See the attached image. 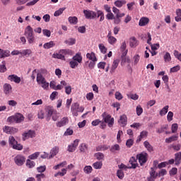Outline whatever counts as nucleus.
I'll use <instances>...</instances> for the list:
<instances>
[{
  "instance_id": "nucleus-56",
  "label": "nucleus",
  "mask_w": 181,
  "mask_h": 181,
  "mask_svg": "<svg viewBox=\"0 0 181 181\" xmlns=\"http://www.w3.org/2000/svg\"><path fill=\"white\" fill-rule=\"evenodd\" d=\"M133 60L134 64L136 65L137 63H139V60H141V57L139 56V54H136L134 56Z\"/></svg>"
},
{
  "instance_id": "nucleus-22",
  "label": "nucleus",
  "mask_w": 181,
  "mask_h": 181,
  "mask_svg": "<svg viewBox=\"0 0 181 181\" xmlns=\"http://www.w3.org/2000/svg\"><path fill=\"white\" fill-rule=\"evenodd\" d=\"M148 23H149V18H148L147 17L141 18L139 22V25L140 26H146Z\"/></svg>"
},
{
  "instance_id": "nucleus-49",
  "label": "nucleus",
  "mask_w": 181,
  "mask_h": 181,
  "mask_svg": "<svg viewBox=\"0 0 181 181\" xmlns=\"http://www.w3.org/2000/svg\"><path fill=\"white\" fill-rule=\"evenodd\" d=\"M179 128V125L177 123H174L171 126L172 134H176L177 132V129Z\"/></svg>"
},
{
  "instance_id": "nucleus-54",
  "label": "nucleus",
  "mask_w": 181,
  "mask_h": 181,
  "mask_svg": "<svg viewBox=\"0 0 181 181\" xmlns=\"http://www.w3.org/2000/svg\"><path fill=\"white\" fill-rule=\"evenodd\" d=\"M21 54L23 56H29L30 54H32V50L29 49H23L22 52H21Z\"/></svg>"
},
{
  "instance_id": "nucleus-30",
  "label": "nucleus",
  "mask_w": 181,
  "mask_h": 181,
  "mask_svg": "<svg viewBox=\"0 0 181 181\" xmlns=\"http://www.w3.org/2000/svg\"><path fill=\"white\" fill-rule=\"evenodd\" d=\"M144 145L148 152H153V146L148 141H144Z\"/></svg>"
},
{
  "instance_id": "nucleus-15",
  "label": "nucleus",
  "mask_w": 181,
  "mask_h": 181,
  "mask_svg": "<svg viewBox=\"0 0 181 181\" xmlns=\"http://www.w3.org/2000/svg\"><path fill=\"white\" fill-rule=\"evenodd\" d=\"M78 107H80V105L78 103H74L71 105V111L74 117H77V115H78L77 113L78 111Z\"/></svg>"
},
{
  "instance_id": "nucleus-19",
  "label": "nucleus",
  "mask_w": 181,
  "mask_h": 181,
  "mask_svg": "<svg viewBox=\"0 0 181 181\" xmlns=\"http://www.w3.org/2000/svg\"><path fill=\"white\" fill-rule=\"evenodd\" d=\"M120 50L122 53V56L125 57L127 54H128V49H127V42H123L120 47Z\"/></svg>"
},
{
  "instance_id": "nucleus-45",
  "label": "nucleus",
  "mask_w": 181,
  "mask_h": 181,
  "mask_svg": "<svg viewBox=\"0 0 181 181\" xmlns=\"http://www.w3.org/2000/svg\"><path fill=\"white\" fill-rule=\"evenodd\" d=\"M107 149H110V146L107 145H102V146H98L96 148V151H107Z\"/></svg>"
},
{
  "instance_id": "nucleus-7",
  "label": "nucleus",
  "mask_w": 181,
  "mask_h": 181,
  "mask_svg": "<svg viewBox=\"0 0 181 181\" xmlns=\"http://www.w3.org/2000/svg\"><path fill=\"white\" fill-rule=\"evenodd\" d=\"M13 161L17 166H23L25 162L26 161V158L22 155H17L16 157H14Z\"/></svg>"
},
{
  "instance_id": "nucleus-57",
  "label": "nucleus",
  "mask_w": 181,
  "mask_h": 181,
  "mask_svg": "<svg viewBox=\"0 0 181 181\" xmlns=\"http://www.w3.org/2000/svg\"><path fill=\"white\" fill-rule=\"evenodd\" d=\"M150 176L156 179L158 177V173H156V171L153 168H151Z\"/></svg>"
},
{
  "instance_id": "nucleus-6",
  "label": "nucleus",
  "mask_w": 181,
  "mask_h": 181,
  "mask_svg": "<svg viewBox=\"0 0 181 181\" xmlns=\"http://www.w3.org/2000/svg\"><path fill=\"white\" fill-rule=\"evenodd\" d=\"M102 117L103 121L107 124L110 128L114 125V118L111 117V115L104 112L102 114Z\"/></svg>"
},
{
  "instance_id": "nucleus-18",
  "label": "nucleus",
  "mask_w": 181,
  "mask_h": 181,
  "mask_svg": "<svg viewBox=\"0 0 181 181\" xmlns=\"http://www.w3.org/2000/svg\"><path fill=\"white\" fill-rule=\"evenodd\" d=\"M118 122L121 127H125L127 122V115H122V116H120V118L118 120Z\"/></svg>"
},
{
  "instance_id": "nucleus-24",
  "label": "nucleus",
  "mask_w": 181,
  "mask_h": 181,
  "mask_svg": "<svg viewBox=\"0 0 181 181\" xmlns=\"http://www.w3.org/2000/svg\"><path fill=\"white\" fill-rule=\"evenodd\" d=\"M52 57L54 59H59L60 60H66V57H64V55H63L62 52H60V50L59 53L53 54Z\"/></svg>"
},
{
  "instance_id": "nucleus-48",
  "label": "nucleus",
  "mask_w": 181,
  "mask_h": 181,
  "mask_svg": "<svg viewBox=\"0 0 181 181\" xmlns=\"http://www.w3.org/2000/svg\"><path fill=\"white\" fill-rule=\"evenodd\" d=\"M98 47L100 51L103 53V54H105L107 53V47L104 45V44H99Z\"/></svg>"
},
{
  "instance_id": "nucleus-35",
  "label": "nucleus",
  "mask_w": 181,
  "mask_h": 181,
  "mask_svg": "<svg viewBox=\"0 0 181 181\" xmlns=\"http://www.w3.org/2000/svg\"><path fill=\"white\" fill-rule=\"evenodd\" d=\"M67 86V82L65 81H62L60 84H58L56 87H55V90H62L63 88V87Z\"/></svg>"
},
{
  "instance_id": "nucleus-63",
  "label": "nucleus",
  "mask_w": 181,
  "mask_h": 181,
  "mask_svg": "<svg viewBox=\"0 0 181 181\" xmlns=\"http://www.w3.org/2000/svg\"><path fill=\"white\" fill-rule=\"evenodd\" d=\"M65 93L67 95H70V94H71V86L66 85L65 86Z\"/></svg>"
},
{
  "instance_id": "nucleus-58",
  "label": "nucleus",
  "mask_w": 181,
  "mask_h": 181,
  "mask_svg": "<svg viewBox=\"0 0 181 181\" xmlns=\"http://www.w3.org/2000/svg\"><path fill=\"white\" fill-rule=\"evenodd\" d=\"M95 157L98 160H102V159H104V154L103 153H96Z\"/></svg>"
},
{
  "instance_id": "nucleus-21",
  "label": "nucleus",
  "mask_w": 181,
  "mask_h": 181,
  "mask_svg": "<svg viewBox=\"0 0 181 181\" xmlns=\"http://www.w3.org/2000/svg\"><path fill=\"white\" fill-rule=\"evenodd\" d=\"M46 113H47V121H50V117L52 115H53V113L54 112V110L52 107H47L45 109Z\"/></svg>"
},
{
  "instance_id": "nucleus-14",
  "label": "nucleus",
  "mask_w": 181,
  "mask_h": 181,
  "mask_svg": "<svg viewBox=\"0 0 181 181\" xmlns=\"http://www.w3.org/2000/svg\"><path fill=\"white\" fill-rule=\"evenodd\" d=\"M119 64V59H115L113 61L110 69V74H114V73H115V70H117V68L118 67Z\"/></svg>"
},
{
  "instance_id": "nucleus-40",
  "label": "nucleus",
  "mask_w": 181,
  "mask_h": 181,
  "mask_svg": "<svg viewBox=\"0 0 181 181\" xmlns=\"http://www.w3.org/2000/svg\"><path fill=\"white\" fill-rule=\"evenodd\" d=\"M35 165H36L35 163V161H32L30 160V159H28L26 160V166L27 168H29V169H32V168H35Z\"/></svg>"
},
{
  "instance_id": "nucleus-38",
  "label": "nucleus",
  "mask_w": 181,
  "mask_h": 181,
  "mask_svg": "<svg viewBox=\"0 0 181 181\" xmlns=\"http://www.w3.org/2000/svg\"><path fill=\"white\" fill-rule=\"evenodd\" d=\"M66 165H67V162L63 161L62 163H60L59 164L54 165L53 167V169L54 170H57L58 169H60V168H64V166H66Z\"/></svg>"
},
{
  "instance_id": "nucleus-59",
  "label": "nucleus",
  "mask_w": 181,
  "mask_h": 181,
  "mask_svg": "<svg viewBox=\"0 0 181 181\" xmlns=\"http://www.w3.org/2000/svg\"><path fill=\"white\" fill-rule=\"evenodd\" d=\"M164 60L165 62H170L172 60V57H170V54L169 52H166L164 55Z\"/></svg>"
},
{
  "instance_id": "nucleus-2",
  "label": "nucleus",
  "mask_w": 181,
  "mask_h": 181,
  "mask_svg": "<svg viewBox=\"0 0 181 181\" xmlns=\"http://www.w3.org/2000/svg\"><path fill=\"white\" fill-rule=\"evenodd\" d=\"M25 120V117L23 116L21 113H17L14 115L10 116L7 118L8 122H16V124H21L23 121Z\"/></svg>"
},
{
  "instance_id": "nucleus-64",
  "label": "nucleus",
  "mask_w": 181,
  "mask_h": 181,
  "mask_svg": "<svg viewBox=\"0 0 181 181\" xmlns=\"http://www.w3.org/2000/svg\"><path fill=\"white\" fill-rule=\"evenodd\" d=\"M117 176L119 177V179H124V172H122L121 170H118L117 172Z\"/></svg>"
},
{
  "instance_id": "nucleus-55",
  "label": "nucleus",
  "mask_w": 181,
  "mask_h": 181,
  "mask_svg": "<svg viewBox=\"0 0 181 181\" xmlns=\"http://www.w3.org/2000/svg\"><path fill=\"white\" fill-rule=\"evenodd\" d=\"M69 64L71 69H76V67L78 66V62H77V61H74V59H72V61L69 62Z\"/></svg>"
},
{
  "instance_id": "nucleus-44",
  "label": "nucleus",
  "mask_w": 181,
  "mask_h": 181,
  "mask_svg": "<svg viewBox=\"0 0 181 181\" xmlns=\"http://www.w3.org/2000/svg\"><path fill=\"white\" fill-rule=\"evenodd\" d=\"M94 169H101L103 168V162L98 161L93 164Z\"/></svg>"
},
{
  "instance_id": "nucleus-37",
  "label": "nucleus",
  "mask_w": 181,
  "mask_h": 181,
  "mask_svg": "<svg viewBox=\"0 0 181 181\" xmlns=\"http://www.w3.org/2000/svg\"><path fill=\"white\" fill-rule=\"evenodd\" d=\"M136 115H138V117L142 115V113L144 112V108H142L141 105H139L136 106Z\"/></svg>"
},
{
  "instance_id": "nucleus-17",
  "label": "nucleus",
  "mask_w": 181,
  "mask_h": 181,
  "mask_svg": "<svg viewBox=\"0 0 181 181\" xmlns=\"http://www.w3.org/2000/svg\"><path fill=\"white\" fill-rule=\"evenodd\" d=\"M8 80L10 81H13L14 83H16L17 84H19L21 83V77L13 74V75H9L8 77Z\"/></svg>"
},
{
  "instance_id": "nucleus-53",
  "label": "nucleus",
  "mask_w": 181,
  "mask_h": 181,
  "mask_svg": "<svg viewBox=\"0 0 181 181\" xmlns=\"http://www.w3.org/2000/svg\"><path fill=\"white\" fill-rule=\"evenodd\" d=\"M45 177H46V175H45L43 173L37 174L35 175V179L37 181H42V179H45Z\"/></svg>"
},
{
  "instance_id": "nucleus-32",
  "label": "nucleus",
  "mask_w": 181,
  "mask_h": 181,
  "mask_svg": "<svg viewBox=\"0 0 181 181\" xmlns=\"http://www.w3.org/2000/svg\"><path fill=\"white\" fill-rule=\"evenodd\" d=\"M168 128H169V125L164 124V125L161 126L160 128L157 129L156 132L158 134H162V133L165 132V131H166V129H168Z\"/></svg>"
},
{
  "instance_id": "nucleus-11",
  "label": "nucleus",
  "mask_w": 181,
  "mask_h": 181,
  "mask_svg": "<svg viewBox=\"0 0 181 181\" xmlns=\"http://www.w3.org/2000/svg\"><path fill=\"white\" fill-rule=\"evenodd\" d=\"M69 124V117H64L62 119H61L60 121L57 122L56 123V125L58 128H62V127H64Z\"/></svg>"
},
{
  "instance_id": "nucleus-27",
  "label": "nucleus",
  "mask_w": 181,
  "mask_h": 181,
  "mask_svg": "<svg viewBox=\"0 0 181 181\" xmlns=\"http://www.w3.org/2000/svg\"><path fill=\"white\" fill-rule=\"evenodd\" d=\"M72 59L78 63H81L83 62V57H81V54L77 53L73 57Z\"/></svg>"
},
{
  "instance_id": "nucleus-51",
  "label": "nucleus",
  "mask_w": 181,
  "mask_h": 181,
  "mask_svg": "<svg viewBox=\"0 0 181 181\" xmlns=\"http://www.w3.org/2000/svg\"><path fill=\"white\" fill-rule=\"evenodd\" d=\"M64 8H61L59 10L56 11L54 13V16H60V15H62V13H63V12H64Z\"/></svg>"
},
{
  "instance_id": "nucleus-1",
  "label": "nucleus",
  "mask_w": 181,
  "mask_h": 181,
  "mask_svg": "<svg viewBox=\"0 0 181 181\" xmlns=\"http://www.w3.org/2000/svg\"><path fill=\"white\" fill-rule=\"evenodd\" d=\"M24 35L29 45H33V43H35V33H33V28H32L30 25H28L25 28Z\"/></svg>"
},
{
  "instance_id": "nucleus-5",
  "label": "nucleus",
  "mask_w": 181,
  "mask_h": 181,
  "mask_svg": "<svg viewBox=\"0 0 181 181\" xmlns=\"http://www.w3.org/2000/svg\"><path fill=\"white\" fill-rule=\"evenodd\" d=\"M141 166H144L148 162V153L142 152L136 155Z\"/></svg>"
},
{
  "instance_id": "nucleus-52",
  "label": "nucleus",
  "mask_w": 181,
  "mask_h": 181,
  "mask_svg": "<svg viewBox=\"0 0 181 181\" xmlns=\"http://www.w3.org/2000/svg\"><path fill=\"white\" fill-rule=\"evenodd\" d=\"M37 171L38 173H43L44 172H46V165H40V167H37Z\"/></svg>"
},
{
  "instance_id": "nucleus-42",
  "label": "nucleus",
  "mask_w": 181,
  "mask_h": 181,
  "mask_svg": "<svg viewBox=\"0 0 181 181\" xmlns=\"http://www.w3.org/2000/svg\"><path fill=\"white\" fill-rule=\"evenodd\" d=\"M176 15L175 16V21L176 22H181V9L178 8L176 10Z\"/></svg>"
},
{
  "instance_id": "nucleus-31",
  "label": "nucleus",
  "mask_w": 181,
  "mask_h": 181,
  "mask_svg": "<svg viewBox=\"0 0 181 181\" xmlns=\"http://www.w3.org/2000/svg\"><path fill=\"white\" fill-rule=\"evenodd\" d=\"M178 138L179 136H177V135H174L169 138L165 139V142L166 144H170L172 142H175V141H176Z\"/></svg>"
},
{
  "instance_id": "nucleus-20",
  "label": "nucleus",
  "mask_w": 181,
  "mask_h": 181,
  "mask_svg": "<svg viewBox=\"0 0 181 181\" xmlns=\"http://www.w3.org/2000/svg\"><path fill=\"white\" fill-rule=\"evenodd\" d=\"M138 45H139L138 40H136V38H135V37H132L129 39L130 47L135 48L136 47V46H138Z\"/></svg>"
},
{
  "instance_id": "nucleus-9",
  "label": "nucleus",
  "mask_w": 181,
  "mask_h": 181,
  "mask_svg": "<svg viewBox=\"0 0 181 181\" xmlns=\"http://www.w3.org/2000/svg\"><path fill=\"white\" fill-rule=\"evenodd\" d=\"M36 133L33 130H28L23 134V141H26L29 138H35Z\"/></svg>"
},
{
  "instance_id": "nucleus-62",
  "label": "nucleus",
  "mask_w": 181,
  "mask_h": 181,
  "mask_svg": "<svg viewBox=\"0 0 181 181\" xmlns=\"http://www.w3.org/2000/svg\"><path fill=\"white\" fill-rule=\"evenodd\" d=\"M167 119L168 122H170V121H173V112H168V115H167Z\"/></svg>"
},
{
  "instance_id": "nucleus-28",
  "label": "nucleus",
  "mask_w": 181,
  "mask_h": 181,
  "mask_svg": "<svg viewBox=\"0 0 181 181\" xmlns=\"http://www.w3.org/2000/svg\"><path fill=\"white\" fill-rule=\"evenodd\" d=\"M56 44L53 41H50L49 42L45 43L43 45L44 49H52V47H54Z\"/></svg>"
},
{
  "instance_id": "nucleus-33",
  "label": "nucleus",
  "mask_w": 181,
  "mask_h": 181,
  "mask_svg": "<svg viewBox=\"0 0 181 181\" xmlns=\"http://www.w3.org/2000/svg\"><path fill=\"white\" fill-rule=\"evenodd\" d=\"M125 4H127V1H125V0H117V1H115V5L117 8L122 7V6L125 5Z\"/></svg>"
},
{
  "instance_id": "nucleus-46",
  "label": "nucleus",
  "mask_w": 181,
  "mask_h": 181,
  "mask_svg": "<svg viewBox=\"0 0 181 181\" xmlns=\"http://www.w3.org/2000/svg\"><path fill=\"white\" fill-rule=\"evenodd\" d=\"M107 42L110 43V45H115L117 43V38H115L114 36L107 37Z\"/></svg>"
},
{
  "instance_id": "nucleus-50",
  "label": "nucleus",
  "mask_w": 181,
  "mask_h": 181,
  "mask_svg": "<svg viewBox=\"0 0 181 181\" xmlns=\"http://www.w3.org/2000/svg\"><path fill=\"white\" fill-rule=\"evenodd\" d=\"M65 43L66 45H69V46H73V45H76V39L74 38H69L66 41H65Z\"/></svg>"
},
{
  "instance_id": "nucleus-10",
  "label": "nucleus",
  "mask_w": 181,
  "mask_h": 181,
  "mask_svg": "<svg viewBox=\"0 0 181 181\" xmlns=\"http://www.w3.org/2000/svg\"><path fill=\"white\" fill-rule=\"evenodd\" d=\"M138 158L132 157L129 161V169H136L138 168Z\"/></svg>"
},
{
  "instance_id": "nucleus-23",
  "label": "nucleus",
  "mask_w": 181,
  "mask_h": 181,
  "mask_svg": "<svg viewBox=\"0 0 181 181\" xmlns=\"http://www.w3.org/2000/svg\"><path fill=\"white\" fill-rule=\"evenodd\" d=\"M175 165L179 166V164L181 163V152H178L175 154Z\"/></svg>"
},
{
  "instance_id": "nucleus-34",
  "label": "nucleus",
  "mask_w": 181,
  "mask_h": 181,
  "mask_svg": "<svg viewBox=\"0 0 181 181\" xmlns=\"http://www.w3.org/2000/svg\"><path fill=\"white\" fill-rule=\"evenodd\" d=\"M60 53L62 54L63 56H71L73 54V51L71 49H61Z\"/></svg>"
},
{
  "instance_id": "nucleus-25",
  "label": "nucleus",
  "mask_w": 181,
  "mask_h": 181,
  "mask_svg": "<svg viewBox=\"0 0 181 181\" xmlns=\"http://www.w3.org/2000/svg\"><path fill=\"white\" fill-rule=\"evenodd\" d=\"M86 57L91 62H97V57H95V54L94 52L87 53Z\"/></svg>"
},
{
  "instance_id": "nucleus-4",
  "label": "nucleus",
  "mask_w": 181,
  "mask_h": 181,
  "mask_svg": "<svg viewBox=\"0 0 181 181\" xmlns=\"http://www.w3.org/2000/svg\"><path fill=\"white\" fill-rule=\"evenodd\" d=\"M37 83L40 84L44 90L49 89V83L46 81V78L43 77L42 74H37Z\"/></svg>"
},
{
  "instance_id": "nucleus-47",
  "label": "nucleus",
  "mask_w": 181,
  "mask_h": 181,
  "mask_svg": "<svg viewBox=\"0 0 181 181\" xmlns=\"http://www.w3.org/2000/svg\"><path fill=\"white\" fill-rule=\"evenodd\" d=\"M121 149V148L119 147V145L118 144H115L113 146H112V147L110 148V151H112L113 153L117 152V151H119Z\"/></svg>"
},
{
  "instance_id": "nucleus-39",
  "label": "nucleus",
  "mask_w": 181,
  "mask_h": 181,
  "mask_svg": "<svg viewBox=\"0 0 181 181\" xmlns=\"http://www.w3.org/2000/svg\"><path fill=\"white\" fill-rule=\"evenodd\" d=\"M67 173V169L66 168H63L62 170V172H58L57 173L54 174V177H57V176H64L65 175H66Z\"/></svg>"
},
{
  "instance_id": "nucleus-29",
  "label": "nucleus",
  "mask_w": 181,
  "mask_h": 181,
  "mask_svg": "<svg viewBox=\"0 0 181 181\" xmlns=\"http://www.w3.org/2000/svg\"><path fill=\"white\" fill-rule=\"evenodd\" d=\"M68 21L71 25H77V23L78 22V18H77V17L76 16H70L68 18Z\"/></svg>"
},
{
  "instance_id": "nucleus-61",
  "label": "nucleus",
  "mask_w": 181,
  "mask_h": 181,
  "mask_svg": "<svg viewBox=\"0 0 181 181\" xmlns=\"http://www.w3.org/2000/svg\"><path fill=\"white\" fill-rule=\"evenodd\" d=\"M174 56L176 59H177V60H179L180 62H181V53H179V51L177 50H175L174 51Z\"/></svg>"
},
{
  "instance_id": "nucleus-8",
  "label": "nucleus",
  "mask_w": 181,
  "mask_h": 181,
  "mask_svg": "<svg viewBox=\"0 0 181 181\" xmlns=\"http://www.w3.org/2000/svg\"><path fill=\"white\" fill-rule=\"evenodd\" d=\"M83 13L86 19H95L97 18V13L91 10H84Z\"/></svg>"
},
{
  "instance_id": "nucleus-26",
  "label": "nucleus",
  "mask_w": 181,
  "mask_h": 181,
  "mask_svg": "<svg viewBox=\"0 0 181 181\" xmlns=\"http://www.w3.org/2000/svg\"><path fill=\"white\" fill-rule=\"evenodd\" d=\"M11 52H9V50H4L1 49L0 51V59H4L5 57H9V54Z\"/></svg>"
},
{
  "instance_id": "nucleus-13",
  "label": "nucleus",
  "mask_w": 181,
  "mask_h": 181,
  "mask_svg": "<svg viewBox=\"0 0 181 181\" xmlns=\"http://www.w3.org/2000/svg\"><path fill=\"white\" fill-rule=\"evenodd\" d=\"M78 142H80V140L76 139L74 141V143H72L71 145L68 146V151L69 152H74L76 149L77 148V146H78Z\"/></svg>"
},
{
  "instance_id": "nucleus-12",
  "label": "nucleus",
  "mask_w": 181,
  "mask_h": 181,
  "mask_svg": "<svg viewBox=\"0 0 181 181\" xmlns=\"http://www.w3.org/2000/svg\"><path fill=\"white\" fill-rule=\"evenodd\" d=\"M60 151V148L57 146H54L49 152V159H52V158H54L57 153H59V151Z\"/></svg>"
},
{
  "instance_id": "nucleus-60",
  "label": "nucleus",
  "mask_w": 181,
  "mask_h": 181,
  "mask_svg": "<svg viewBox=\"0 0 181 181\" xmlns=\"http://www.w3.org/2000/svg\"><path fill=\"white\" fill-rule=\"evenodd\" d=\"M179 70H180V66L177 65V66L171 68L170 71V73H176L177 71H179Z\"/></svg>"
},
{
  "instance_id": "nucleus-3",
  "label": "nucleus",
  "mask_w": 181,
  "mask_h": 181,
  "mask_svg": "<svg viewBox=\"0 0 181 181\" xmlns=\"http://www.w3.org/2000/svg\"><path fill=\"white\" fill-rule=\"evenodd\" d=\"M8 144L13 148V149H16V151H22L23 149V146L21 144H18V141L15 139V137L10 136L8 138Z\"/></svg>"
},
{
  "instance_id": "nucleus-16",
  "label": "nucleus",
  "mask_w": 181,
  "mask_h": 181,
  "mask_svg": "<svg viewBox=\"0 0 181 181\" xmlns=\"http://www.w3.org/2000/svg\"><path fill=\"white\" fill-rule=\"evenodd\" d=\"M4 93L6 95H9L12 93V86L9 83H5L3 86Z\"/></svg>"
},
{
  "instance_id": "nucleus-43",
  "label": "nucleus",
  "mask_w": 181,
  "mask_h": 181,
  "mask_svg": "<svg viewBox=\"0 0 181 181\" xmlns=\"http://www.w3.org/2000/svg\"><path fill=\"white\" fill-rule=\"evenodd\" d=\"M40 155V152H35L28 156L29 159H31L32 160H35V159H37L39 158V156Z\"/></svg>"
},
{
  "instance_id": "nucleus-36",
  "label": "nucleus",
  "mask_w": 181,
  "mask_h": 181,
  "mask_svg": "<svg viewBox=\"0 0 181 181\" xmlns=\"http://www.w3.org/2000/svg\"><path fill=\"white\" fill-rule=\"evenodd\" d=\"M168 111H169V105L165 106L160 111V115L163 117V115H166L168 114Z\"/></svg>"
},
{
  "instance_id": "nucleus-41",
  "label": "nucleus",
  "mask_w": 181,
  "mask_h": 181,
  "mask_svg": "<svg viewBox=\"0 0 181 181\" xmlns=\"http://www.w3.org/2000/svg\"><path fill=\"white\" fill-rule=\"evenodd\" d=\"M84 173L87 175H90L93 172V167L91 165H86L83 168Z\"/></svg>"
}]
</instances>
